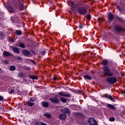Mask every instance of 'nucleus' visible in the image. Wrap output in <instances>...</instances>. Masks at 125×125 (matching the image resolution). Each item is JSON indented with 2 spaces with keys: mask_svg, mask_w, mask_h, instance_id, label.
<instances>
[{
  "mask_svg": "<svg viewBox=\"0 0 125 125\" xmlns=\"http://www.w3.org/2000/svg\"><path fill=\"white\" fill-rule=\"evenodd\" d=\"M115 35L122 36L125 34V28L120 24H116L113 26Z\"/></svg>",
  "mask_w": 125,
  "mask_h": 125,
  "instance_id": "f257e3e1",
  "label": "nucleus"
},
{
  "mask_svg": "<svg viewBox=\"0 0 125 125\" xmlns=\"http://www.w3.org/2000/svg\"><path fill=\"white\" fill-rule=\"evenodd\" d=\"M103 75L105 77H114V73L111 72V69L108 66H104L102 68Z\"/></svg>",
  "mask_w": 125,
  "mask_h": 125,
  "instance_id": "f03ea898",
  "label": "nucleus"
},
{
  "mask_svg": "<svg viewBox=\"0 0 125 125\" xmlns=\"http://www.w3.org/2000/svg\"><path fill=\"white\" fill-rule=\"evenodd\" d=\"M105 81L109 84H114V83H116L118 82V79L116 77H109L106 78Z\"/></svg>",
  "mask_w": 125,
  "mask_h": 125,
  "instance_id": "7ed1b4c3",
  "label": "nucleus"
},
{
  "mask_svg": "<svg viewBox=\"0 0 125 125\" xmlns=\"http://www.w3.org/2000/svg\"><path fill=\"white\" fill-rule=\"evenodd\" d=\"M78 11L81 15H84L87 13V9L84 7H80L78 9Z\"/></svg>",
  "mask_w": 125,
  "mask_h": 125,
  "instance_id": "20e7f679",
  "label": "nucleus"
},
{
  "mask_svg": "<svg viewBox=\"0 0 125 125\" xmlns=\"http://www.w3.org/2000/svg\"><path fill=\"white\" fill-rule=\"evenodd\" d=\"M49 101L53 103V104H58V103H60V101H59V99L55 97H50L49 98Z\"/></svg>",
  "mask_w": 125,
  "mask_h": 125,
  "instance_id": "39448f33",
  "label": "nucleus"
},
{
  "mask_svg": "<svg viewBox=\"0 0 125 125\" xmlns=\"http://www.w3.org/2000/svg\"><path fill=\"white\" fill-rule=\"evenodd\" d=\"M10 47L11 48L13 52L16 54H20V50L19 48L15 47V46H10Z\"/></svg>",
  "mask_w": 125,
  "mask_h": 125,
  "instance_id": "423d86ee",
  "label": "nucleus"
},
{
  "mask_svg": "<svg viewBox=\"0 0 125 125\" xmlns=\"http://www.w3.org/2000/svg\"><path fill=\"white\" fill-rule=\"evenodd\" d=\"M88 121L90 125H98L97 122L93 118L89 117Z\"/></svg>",
  "mask_w": 125,
  "mask_h": 125,
  "instance_id": "0eeeda50",
  "label": "nucleus"
},
{
  "mask_svg": "<svg viewBox=\"0 0 125 125\" xmlns=\"http://www.w3.org/2000/svg\"><path fill=\"white\" fill-rule=\"evenodd\" d=\"M6 8H7L8 12H9L10 13H15V12H16L15 10L14 9V8H13V7H12V6H11V5H10L9 4L7 5Z\"/></svg>",
  "mask_w": 125,
  "mask_h": 125,
  "instance_id": "6e6552de",
  "label": "nucleus"
},
{
  "mask_svg": "<svg viewBox=\"0 0 125 125\" xmlns=\"http://www.w3.org/2000/svg\"><path fill=\"white\" fill-rule=\"evenodd\" d=\"M59 95H60V96H63L64 97H71V96H72L71 94L63 91L59 92Z\"/></svg>",
  "mask_w": 125,
  "mask_h": 125,
  "instance_id": "1a4fd4ad",
  "label": "nucleus"
},
{
  "mask_svg": "<svg viewBox=\"0 0 125 125\" xmlns=\"http://www.w3.org/2000/svg\"><path fill=\"white\" fill-rule=\"evenodd\" d=\"M104 98H107L109 100H111L112 102H116V97H114L113 98L111 95L105 94L104 95Z\"/></svg>",
  "mask_w": 125,
  "mask_h": 125,
  "instance_id": "9d476101",
  "label": "nucleus"
},
{
  "mask_svg": "<svg viewBox=\"0 0 125 125\" xmlns=\"http://www.w3.org/2000/svg\"><path fill=\"white\" fill-rule=\"evenodd\" d=\"M21 53L24 56H30V55H32V53L27 49L22 50Z\"/></svg>",
  "mask_w": 125,
  "mask_h": 125,
  "instance_id": "9b49d317",
  "label": "nucleus"
},
{
  "mask_svg": "<svg viewBox=\"0 0 125 125\" xmlns=\"http://www.w3.org/2000/svg\"><path fill=\"white\" fill-rule=\"evenodd\" d=\"M107 18L109 22L111 23L114 20V14L110 12L107 14Z\"/></svg>",
  "mask_w": 125,
  "mask_h": 125,
  "instance_id": "f8f14e48",
  "label": "nucleus"
},
{
  "mask_svg": "<svg viewBox=\"0 0 125 125\" xmlns=\"http://www.w3.org/2000/svg\"><path fill=\"white\" fill-rule=\"evenodd\" d=\"M18 3L20 11H23V10L25 9V7L24 6V5L22 4V2H21L20 0H18Z\"/></svg>",
  "mask_w": 125,
  "mask_h": 125,
  "instance_id": "ddd939ff",
  "label": "nucleus"
},
{
  "mask_svg": "<svg viewBox=\"0 0 125 125\" xmlns=\"http://www.w3.org/2000/svg\"><path fill=\"white\" fill-rule=\"evenodd\" d=\"M106 107L109 109L110 110H112L113 111H115L117 108L114 105L112 104H107Z\"/></svg>",
  "mask_w": 125,
  "mask_h": 125,
  "instance_id": "4468645a",
  "label": "nucleus"
},
{
  "mask_svg": "<svg viewBox=\"0 0 125 125\" xmlns=\"http://www.w3.org/2000/svg\"><path fill=\"white\" fill-rule=\"evenodd\" d=\"M3 55L4 57H8V56H12V54L5 51L3 52Z\"/></svg>",
  "mask_w": 125,
  "mask_h": 125,
  "instance_id": "2eb2a0df",
  "label": "nucleus"
},
{
  "mask_svg": "<svg viewBox=\"0 0 125 125\" xmlns=\"http://www.w3.org/2000/svg\"><path fill=\"white\" fill-rule=\"evenodd\" d=\"M60 120H61V121H65V119H66V115L62 113L61 114H60L59 115V117Z\"/></svg>",
  "mask_w": 125,
  "mask_h": 125,
  "instance_id": "dca6fc26",
  "label": "nucleus"
},
{
  "mask_svg": "<svg viewBox=\"0 0 125 125\" xmlns=\"http://www.w3.org/2000/svg\"><path fill=\"white\" fill-rule=\"evenodd\" d=\"M42 105L44 108H47V107L49 106V104L47 102H42Z\"/></svg>",
  "mask_w": 125,
  "mask_h": 125,
  "instance_id": "f3484780",
  "label": "nucleus"
},
{
  "mask_svg": "<svg viewBox=\"0 0 125 125\" xmlns=\"http://www.w3.org/2000/svg\"><path fill=\"white\" fill-rule=\"evenodd\" d=\"M116 18H117L118 21L121 22V23H125V19H124V18H121L118 16H116Z\"/></svg>",
  "mask_w": 125,
  "mask_h": 125,
  "instance_id": "a211bd4d",
  "label": "nucleus"
},
{
  "mask_svg": "<svg viewBox=\"0 0 125 125\" xmlns=\"http://www.w3.org/2000/svg\"><path fill=\"white\" fill-rule=\"evenodd\" d=\"M83 78H84L85 81H86V80H88V81H91V80H92V78L91 77V76H90L88 75H85L83 76Z\"/></svg>",
  "mask_w": 125,
  "mask_h": 125,
  "instance_id": "6ab92c4d",
  "label": "nucleus"
},
{
  "mask_svg": "<svg viewBox=\"0 0 125 125\" xmlns=\"http://www.w3.org/2000/svg\"><path fill=\"white\" fill-rule=\"evenodd\" d=\"M108 63H109V62L107 61V59H104L103 60L102 62V65H104V66H106V65H108Z\"/></svg>",
  "mask_w": 125,
  "mask_h": 125,
  "instance_id": "aec40b11",
  "label": "nucleus"
},
{
  "mask_svg": "<svg viewBox=\"0 0 125 125\" xmlns=\"http://www.w3.org/2000/svg\"><path fill=\"white\" fill-rule=\"evenodd\" d=\"M15 34V35H17V36H21V35H22V31L19 30H16Z\"/></svg>",
  "mask_w": 125,
  "mask_h": 125,
  "instance_id": "412c9836",
  "label": "nucleus"
},
{
  "mask_svg": "<svg viewBox=\"0 0 125 125\" xmlns=\"http://www.w3.org/2000/svg\"><path fill=\"white\" fill-rule=\"evenodd\" d=\"M64 114H70V109L69 108H64L63 109Z\"/></svg>",
  "mask_w": 125,
  "mask_h": 125,
  "instance_id": "4be33fe9",
  "label": "nucleus"
},
{
  "mask_svg": "<svg viewBox=\"0 0 125 125\" xmlns=\"http://www.w3.org/2000/svg\"><path fill=\"white\" fill-rule=\"evenodd\" d=\"M29 78H30V79H31V80H38V79H39V77H38V76H36L35 75H29Z\"/></svg>",
  "mask_w": 125,
  "mask_h": 125,
  "instance_id": "5701e85b",
  "label": "nucleus"
},
{
  "mask_svg": "<svg viewBox=\"0 0 125 125\" xmlns=\"http://www.w3.org/2000/svg\"><path fill=\"white\" fill-rule=\"evenodd\" d=\"M26 104L29 107H32L33 105H35L34 103H31L30 101H27V103H26Z\"/></svg>",
  "mask_w": 125,
  "mask_h": 125,
  "instance_id": "b1692460",
  "label": "nucleus"
},
{
  "mask_svg": "<svg viewBox=\"0 0 125 125\" xmlns=\"http://www.w3.org/2000/svg\"><path fill=\"white\" fill-rule=\"evenodd\" d=\"M22 69L23 70H25V71H29L30 70H31V68L30 67H27L26 66H22Z\"/></svg>",
  "mask_w": 125,
  "mask_h": 125,
  "instance_id": "393cba45",
  "label": "nucleus"
},
{
  "mask_svg": "<svg viewBox=\"0 0 125 125\" xmlns=\"http://www.w3.org/2000/svg\"><path fill=\"white\" fill-rule=\"evenodd\" d=\"M60 101L62 102V103H66L67 102V100L64 98H60Z\"/></svg>",
  "mask_w": 125,
  "mask_h": 125,
  "instance_id": "a878e982",
  "label": "nucleus"
},
{
  "mask_svg": "<svg viewBox=\"0 0 125 125\" xmlns=\"http://www.w3.org/2000/svg\"><path fill=\"white\" fill-rule=\"evenodd\" d=\"M86 19L87 20H91V15H90V13H88L86 15Z\"/></svg>",
  "mask_w": 125,
  "mask_h": 125,
  "instance_id": "bb28decb",
  "label": "nucleus"
},
{
  "mask_svg": "<svg viewBox=\"0 0 125 125\" xmlns=\"http://www.w3.org/2000/svg\"><path fill=\"white\" fill-rule=\"evenodd\" d=\"M19 47H21V48H25V44L23 43H20L19 45Z\"/></svg>",
  "mask_w": 125,
  "mask_h": 125,
  "instance_id": "cd10ccee",
  "label": "nucleus"
},
{
  "mask_svg": "<svg viewBox=\"0 0 125 125\" xmlns=\"http://www.w3.org/2000/svg\"><path fill=\"white\" fill-rule=\"evenodd\" d=\"M15 69H16V67H15L14 65H11L10 66V71H15Z\"/></svg>",
  "mask_w": 125,
  "mask_h": 125,
  "instance_id": "c85d7f7f",
  "label": "nucleus"
},
{
  "mask_svg": "<svg viewBox=\"0 0 125 125\" xmlns=\"http://www.w3.org/2000/svg\"><path fill=\"white\" fill-rule=\"evenodd\" d=\"M44 116H45L46 117V118H51V114H49V113H45L44 114Z\"/></svg>",
  "mask_w": 125,
  "mask_h": 125,
  "instance_id": "c756f323",
  "label": "nucleus"
},
{
  "mask_svg": "<svg viewBox=\"0 0 125 125\" xmlns=\"http://www.w3.org/2000/svg\"><path fill=\"white\" fill-rule=\"evenodd\" d=\"M98 22L100 24L102 23V21H103V19L102 18H99L98 19Z\"/></svg>",
  "mask_w": 125,
  "mask_h": 125,
  "instance_id": "7c9ffc66",
  "label": "nucleus"
},
{
  "mask_svg": "<svg viewBox=\"0 0 125 125\" xmlns=\"http://www.w3.org/2000/svg\"><path fill=\"white\" fill-rule=\"evenodd\" d=\"M71 9L72 10H75V7H76V4H74V3H73L71 5Z\"/></svg>",
  "mask_w": 125,
  "mask_h": 125,
  "instance_id": "2f4dec72",
  "label": "nucleus"
},
{
  "mask_svg": "<svg viewBox=\"0 0 125 125\" xmlns=\"http://www.w3.org/2000/svg\"><path fill=\"white\" fill-rule=\"evenodd\" d=\"M109 121L110 122H114L115 121V118L114 117H110L109 119Z\"/></svg>",
  "mask_w": 125,
  "mask_h": 125,
  "instance_id": "473e14b6",
  "label": "nucleus"
},
{
  "mask_svg": "<svg viewBox=\"0 0 125 125\" xmlns=\"http://www.w3.org/2000/svg\"><path fill=\"white\" fill-rule=\"evenodd\" d=\"M35 100H36V99H35V98H33V97H31L30 99V102H34V101H35Z\"/></svg>",
  "mask_w": 125,
  "mask_h": 125,
  "instance_id": "72a5a7b5",
  "label": "nucleus"
},
{
  "mask_svg": "<svg viewBox=\"0 0 125 125\" xmlns=\"http://www.w3.org/2000/svg\"><path fill=\"white\" fill-rule=\"evenodd\" d=\"M18 76L19 78H22L23 77V74H22V73H18Z\"/></svg>",
  "mask_w": 125,
  "mask_h": 125,
  "instance_id": "f704fd0d",
  "label": "nucleus"
},
{
  "mask_svg": "<svg viewBox=\"0 0 125 125\" xmlns=\"http://www.w3.org/2000/svg\"><path fill=\"white\" fill-rule=\"evenodd\" d=\"M53 81H57V78H56V75H54L53 77Z\"/></svg>",
  "mask_w": 125,
  "mask_h": 125,
  "instance_id": "c9c22d12",
  "label": "nucleus"
},
{
  "mask_svg": "<svg viewBox=\"0 0 125 125\" xmlns=\"http://www.w3.org/2000/svg\"><path fill=\"white\" fill-rule=\"evenodd\" d=\"M31 61L32 63H33V64H34V65L37 64V62H36V61L31 60Z\"/></svg>",
  "mask_w": 125,
  "mask_h": 125,
  "instance_id": "e433bc0d",
  "label": "nucleus"
},
{
  "mask_svg": "<svg viewBox=\"0 0 125 125\" xmlns=\"http://www.w3.org/2000/svg\"><path fill=\"white\" fill-rule=\"evenodd\" d=\"M14 92V89H12L11 90L10 92H9V94H12V93H13Z\"/></svg>",
  "mask_w": 125,
  "mask_h": 125,
  "instance_id": "4c0bfd02",
  "label": "nucleus"
},
{
  "mask_svg": "<svg viewBox=\"0 0 125 125\" xmlns=\"http://www.w3.org/2000/svg\"><path fill=\"white\" fill-rule=\"evenodd\" d=\"M16 59H18V60H22V58L19 56L16 57Z\"/></svg>",
  "mask_w": 125,
  "mask_h": 125,
  "instance_id": "58836bf2",
  "label": "nucleus"
},
{
  "mask_svg": "<svg viewBox=\"0 0 125 125\" xmlns=\"http://www.w3.org/2000/svg\"><path fill=\"white\" fill-rule=\"evenodd\" d=\"M4 99V98L2 96H0V101H2Z\"/></svg>",
  "mask_w": 125,
  "mask_h": 125,
  "instance_id": "ea45409f",
  "label": "nucleus"
},
{
  "mask_svg": "<svg viewBox=\"0 0 125 125\" xmlns=\"http://www.w3.org/2000/svg\"><path fill=\"white\" fill-rule=\"evenodd\" d=\"M41 122L39 121H36L35 122V125H40V124H41Z\"/></svg>",
  "mask_w": 125,
  "mask_h": 125,
  "instance_id": "a19ab883",
  "label": "nucleus"
},
{
  "mask_svg": "<svg viewBox=\"0 0 125 125\" xmlns=\"http://www.w3.org/2000/svg\"><path fill=\"white\" fill-rule=\"evenodd\" d=\"M83 25L81 24V23H80L79 25V29H83Z\"/></svg>",
  "mask_w": 125,
  "mask_h": 125,
  "instance_id": "79ce46f5",
  "label": "nucleus"
},
{
  "mask_svg": "<svg viewBox=\"0 0 125 125\" xmlns=\"http://www.w3.org/2000/svg\"><path fill=\"white\" fill-rule=\"evenodd\" d=\"M41 54L42 55H44V54H45V51H43L41 52Z\"/></svg>",
  "mask_w": 125,
  "mask_h": 125,
  "instance_id": "37998d69",
  "label": "nucleus"
},
{
  "mask_svg": "<svg viewBox=\"0 0 125 125\" xmlns=\"http://www.w3.org/2000/svg\"><path fill=\"white\" fill-rule=\"evenodd\" d=\"M121 93H122V94H125V90H123L121 91Z\"/></svg>",
  "mask_w": 125,
  "mask_h": 125,
  "instance_id": "c03bdc74",
  "label": "nucleus"
},
{
  "mask_svg": "<svg viewBox=\"0 0 125 125\" xmlns=\"http://www.w3.org/2000/svg\"><path fill=\"white\" fill-rule=\"evenodd\" d=\"M40 125H47L46 124L42 123V122H40Z\"/></svg>",
  "mask_w": 125,
  "mask_h": 125,
  "instance_id": "a18cd8bd",
  "label": "nucleus"
},
{
  "mask_svg": "<svg viewBox=\"0 0 125 125\" xmlns=\"http://www.w3.org/2000/svg\"><path fill=\"white\" fill-rule=\"evenodd\" d=\"M117 8L118 10H119V11H122V9H121V7H120V6H118Z\"/></svg>",
  "mask_w": 125,
  "mask_h": 125,
  "instance_id": "49530a36",
  "label": "nucleus"
},
{
  "mask_svg": "<svg viewBox=\"0 0 125 125\" xmlns=\"http://www.w3.org/2000/svg\"><path fill=\"white\" fill-rule=\"evenodd\" d=\"M30 51L31 52L33 53V54H36V53L35 52V51H34V50H31Z\"/></svg>",
  "mask_w": 125,
  "mask_h": 125,
  "instance_id": "de8ad7c7",
  "label": "nucleus"
},
{
  "mask_svg": "<svg viewBox=\"0 0 125 125\" xmlns=\"http://www.w3.org/2000/svg\"><path fill=\"white\" fill-rule=\"evenodd\" d=\"M115 73L117 75H119V71L118 70H115Z\"/></svg>",
  "mask_w": 125,
  "mask_h": 125,
  "instance_id": "09e8293b",
  "label": "nucleus"
},
{
  "mask_svg": "<svg viewBox=\"0 0 125 125\" xmlns=\"http://www.w3.org/2000/svg\"><path fill=\"white\" fill-rule=\"evenodd\" d=\"M78 92H79V93H82V90H78Z\"/></svg>",
  "mask_w": 125,
  "mask_h": 125,
  "instance_id": "8fccbe9b",
  "label": "nucleus"
},
{
  "mask_svg": "<svg viewBox=\"0 0 125 125\" xmlns=\"http://www.w3.org/2000/svg\"><path fill=\"white\" fill-rule=\"evenodd\" d=\"M69 90H70V91H74V90H73V89L71 88L69 89Z\"/></svg>",
  "mask_w": 125,
  "mask_h": 125,
  "instance_id": "3c124183",
  "label": "nucleus"
},
{
  "mask_svg": "<svg viewBox=\"0 0 125 125\" xmlns=\"http://www.w3.org/2000/svg\"><path fill=\"white\" fill-rule=\"evenodd\" d=\"M0 70H1V69L0 67Z\"/></svg>",
  "mask_w": 125,
  "mask_h": 125,
  "instance_id": "603ef678",
  "label": "nucleus"
}]
</instances>
